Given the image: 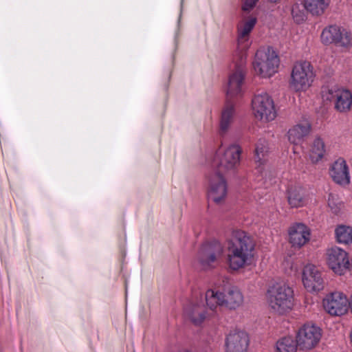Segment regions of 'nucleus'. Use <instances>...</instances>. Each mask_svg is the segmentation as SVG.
<instances>
[{
    "instance_id": "1",
    "label": "nucleus",
    "mask_w": 352,
    "mask_h": 352,
    "mask_svg": "<svg viewBox=\"0 0 352 352\" xmlns=\"http://www.w3.org/2000/svg\"><path fill=\"white\" fill-rule=\"evenodd\" d=\"M226 255L224 254L223 244L217 240L203 244L199 251L203 264L224 261L228 264H245L254 255V242L242 230H233L226 239Z\"/></svg>"
},
{
    "instance_id": "2",
    "label": "nucleus",
    "mask_w": 352,
    "mask_h": 352,
    "mask_svg": "<svg viewBox=\"0 0 352 352\" xmlns=\"http://www.w3.org/2000/svg\"><path fill=\"white\" fill-rule=\"evenodd\" d=\"M266 299L272 312L285 315L293 308L294 291L284 282L275 283L267 288Z\"/></svg>"
},
{
    "instance_id": "3",
    "label": "nucleus",
    "mask_w": 352,
    "mask_h": 352,
    "mask_svg": "<svg viewBox=\"0 0 352 352\" xmlns=\"http://www.w3.org/2000/svg\"><path fill=\"white\" fill-rule=\"evenodd\" d=\"M205 300L210 310L213 312L217 306L229 309H236L243 303V295L236 286H229L223 292L208 289L206 292Z\"/></svg>"
},
{
    "instance_id": "4",
    "label": "nucleus",
    "mask_w": 352,
    "mask_h": 352,
    "mask_svg": "<svg viewBox=\"0 0 352 352\" xmlns=\"http://www.w3.org/2000/svg\"><path fill=\"white\" fill-rule=\"evenodd\" d=\"M241 153V148L237 144L221 146L212 162L213 170L222 174L234 171L240 164Z\"/></svg>"
},
{
    "instance_id": "5",
    "label": "nucleus",
    "mask_w": 352,
    "mask_h": 352,
    "mask_svg": "<svg viewBox=\"0 0 352 352\" xmlns=\"http://www.w3.org/2000/svg\"><path fill=\"white\" fill-rule=\"evenodd\" d=\"M280 60L276 52L271 47L259 49L253 62L257 75L262 78H270L278 72Z\"/></svg>"
},
{
    "instance_id": "6",
    "label": "nucleus",
    "mask_w": 352,
    "mask_h": 352,
    "mask_svg": "<svg viewBox=\"0 0 352 352\" xmlns=\"http://www.w3.org/2000/svg\"><path fill=\"white\" fill-rule=\"evenodd\" d=\"M245 63L246 55L245 54L235 55L233 63L230 65V73L228 76L226 87V94L228 98L239 96L243 94Z\"/></svg>"
},
{
    "instance_id": "7",
    "label": "nucleus",
    "mask_w": 352,
    "mask_h": 352,
    "mask_svg": "<svg viewBox=\"0 0 352 352\" xmlns=\"http://www.w3.org/2000/svg\"><path fill=\"white\" fill-rule=\"evenodd\" d=\"M314 78V68L309 62H296L292 69L289 87L296 92L305 91L311 86Z\"/></svg>"
},
{
    "instance_id": "8",
    "label": "nucleus",
    "mask_w": 352,
    "mask_h": 352,
    "mask_svg": "<svg viewBox=\"0 0 352 352\" xmlns=\"http://www.w3.org/2000/svg\"><path fill=\"white\" fill-rule=\"evenodd\" d=\"M252 111L257 120L267 123L273 121L277 116L274 102L266 92L256 94L252 99Z\"/></svg>"
},
{
    "instance_id": "9",
    "label": "nucleus",
    "mask_w": 352,
    "mask_h": 352,
    "mask_svg": "<svg viewBox=\"0 0 352 352\" xmlns=\"http://www.w3.org/2000/svg\"><path fill=\"white\" fill-rule=\"evenodd\" d=\"M322 98L326 102H333L334 108L340 113H346L352 105V94L344 88L336 85L324 86L321 90Z\"/></svg>"
},
{
    "instance_id": "10",
    "label": "nucleus",
    "mask_w": 352,
    "mask_h": 352,
    "mask_svg": "<svg viewBox=\"0 0 352 352\" xmlns=\"http://www.w3.org/2000/svg\"><path fill=\"white\" fill-rule=\"evenodd\" d=\"M321 41L325 45L334 43L349 48L352 45V34L346 28L333 25L325 28L321 34Z\"/></svg>"
},
{
    "instance_id": "11",
    "label": "nucleus",
    "mask_w": 352,
    "mask_h": 352,
    "mask_svg": "<svg viewBox=\"0 0 352 352\" xmlns=\"http://www.w3.org/2000/svg\"><path fill=\"white\" fill-rule=\"evenodd\" d=\"M257 22L254 15L243 14L237 25V50L236 54H245L250 45V34Z\"/></svg>"
},
{
    "instance_id": "12",
    "label": "nucleus",
    "mask_w": 352,
    "mask_h": 352,
    "mask_svg": "<svg viewBox=\"0 0 352 352\" xmlns=\"http://www.w3.org/2000/svg\"><path fill=\"white\" fill-rule=\"evenodd\" d=\"M228 193L226 180L222 173L212 170L208 175V196L216 204L222 203Z\"/></svg>"
},
{
    "instance_id": "13",
    "label": "nucleus",
    "mask_w": 352,
    "mask_h": 352,
    "mask_svg": "<svg viewBox=\"0 0 352 352\" xmlns=\"http://www.w3.org/2000/svg\"><path fill=\"white\" fill-rule=\"evenodd\" d=\"M321 330L315 325L305 324L299 331L296 342L300 349H311L320 341Z\"/></svg>"
},
{
    "instance_id": "14",
    "label": "nucleus",
    "mask_w": 352,
    "mask_h": 352,
    "mask_svg": "<svg viewBox=\"0 0 352 352\" xmlns=\"http://www.w3.org/2000/svg\"><path fill=\"white\" fill-rule=\"evenodd\" d=\"M323 307L330 315L342 316L348 310V299L341 292H333L324 298Z\"/></svg>"
},
{
    "instance_id": "15",
    "label": "nucleus",
    "mask_w": 352,
    "mask_h": 352,
    "mask_svg": "<svg viewBox=\"0 0 352 352\" xmlns=\"http://www.w3.org/2000/svg\"><path fill=\"white\" fill-rule=\"evenodd\" d=\"M288 241L294 248L305 245L311 239L310 228L302 223H294L288 228Z\"/></svg>"
},
{
    "instance_id": "16",
    "label": "nucleus",
    "mask_w": 352,
    "mask_h": 352,
    "mask_svg": "<svg viewBox=\"0 0 352 352\" xmlns=\"http://www.w3.org/2000/svg\"><path fill=\"white\" fill-rule=\"evenodd\" d=\"M302 279L304 287L309 292H320L324 288L322 273L317 265H305Z\"/></svg>"
},
{
    "instance_id": "17",
    "label": "nucleus",
    "mask_w": 352,
    "mask_h": 352,
    "mask_svg": "<svg viewBox=\"0 0 352 352\" xmlns=\"http://www.w3.org/2000/svg\"><path fill=\"white\" fill-rule=\"evenodd\" d=\"M185 316L195 325L201 324L211 314L207 311L202 300H192L184 309Z\"/></svg>"
},
{
    "instance_id": "18",
    "label": "nucleus",
    "mask_w": 352,
    "mask_h": 352,
    "mask_svg": "<svg viewBox=\"0 0 352 352\" xmlns=\"http://www.w3.org/2000/svg\"><path fill=\"white\" fill-rule=\"evenodd\" d=\"M329 174L332 179L340 186H346L350 183L349 167L343 158H339L333 162Z\"/></svg>"
},
{
    "instance_id": "19",
    "label": "nucleus",
    "mask_w": 352,
    "mask_h": 352,
    "mask_svg": "<svg viewBox=\"0 0 352 352\" xmlns=\"http://www.w3.org/2000/svg\"><path fill=\"white\" fill-rule=\"evenodd\" d=\"M249 344L248 336L243 331L230 333L226 341V352H246Z\"/></svg>"
},
{
    "instance_id": "20",
    "label": "nucleus",
    "mask_w": 352,
    "mask_h": 352,
    "mask_svg": "<svg viewBox=\"0 0 352 352\" xmlns=\"http://www.w3.org/2000/svg\"><path fill=\"white\" fill-rule=\"evenodd\" d=\"M311 131V124L309 120H303L291 127L287 132L289 142L293 144H300Z\"/></svg>"
},
{
    "instance_id": "21",
    "label": "nucleus",
    "mask_w": 352,
    "mask_h": 352,
    "mask_svg": "<svg viewBox=\"0 0 352 352\" xmlns=\"http://www.w3.org/2000/svg\"><path fill=\"white\" fill-rule=\"evenodd\" d=\"M268 146L265 140H260L256 145L254 161L256 164V173L261 177L266 175L265 167L267 160Z\"/></svg>"
},
{
    "instance_id": "22",
    "label": "nucleus",
    "mask_w": 352,
    "mask_h": 352,
    "mask_svg": "<svg viewBox=\"0 0 352 352\" xmlns=\"http://www.w3.org/2000/svg\"><path fill=\"white\" fill-rule=\"evenodd\" d=\"M236 117L234 105L231 102H227L222 109L219 120V134L224 135L230 129Z\"/></svg>"
},
{
    "instance_id": "23",
    "label": "nucleus",
    "mask_w": 352,
    "mask_h": 352,
    "mask_svg": "<svg viewBox=\"0 0 352 352\" xmlns=\"http://www.w3.org/2000/svg\"><path fill=\"white\" fill-rule=\"evenodd\" d=\"M287 197L292 208L302 207L306 204L305 190L300 186H290L287 190Z\"/></svg>"
},
{
    "instance_id": "24",
    "label": "nucleus",
    "mask_w": 352,
    "mask_h": 352,
    "mask_svg": "<svg viewBox=\"0 0 352 352\" xmlns=\"http://www.w3.org/2000/svg\"><path fill=\"white\" fill-rule=\"evenodd\" d=\"M326 256L329 264H349L347 252L338 246L328 248Z\"/></svg>"
},
{
    "instance_id": "25",
    "label": "nucleus",
    "mask_w": 352,
    "mask_h": 352,
    "mask_svg": "<svg viewBox=\"0 0 352 352\" xmlns=\"http://www.w3.org/2000/svg\"><path fill=\"white\" fill-rule=\"evenodd\" d=\"M331 0H302L304 8L313 16L322 15L330 4Z\"/></svg>"
},
{
    "instance_id": "26",
    "label": "nucleus",
    "mask_w": 352,
    "mask_h": 352,
    "mask_svg": "<svg viewBox=\"0 0 352 352\" xmlns=\"http://www.w3.org/2000/svg\"><path fill=\"white\" fill-rule=\"evenodd\" d=\"M326 148L324 140L316 137L311 144L309 156L313 163H318L324 157Z\"/></svg>"
},
{
    "instance_id": "27",
    "label": "nucleus",
    "mask_w": 352,
    "mask_h": 352,
    "mask_svg": "<svg viewBox=\"0 0 352 352\" xmlns=\"http://www.w3.org/2000/svg\"><path fill=\"white\" fill-rule=\"evenodd\" d=\"M337 241L340 243H352V228L345 225H339L335 230Z\"/></svg>"
},
{
    "instance_id": "28",
    "label": "nucleus",
    "mask_w": 352,
    "mask_h": 352,
    "mask_svg": "<svg viewBox=\"0 0 352 352\" xmlns=\"http://www.w3.org/2000/svg\"><path fill=\"white\" fill-rule=\"evenodd\" d=\"M298 344L292 338L285 337L276 343V352H296Z\"/></svg>"
},
{
    "instance_id": "29",
    "label": "nucleus",
    "mask_w": 352,
    "mask_h": 352,
    "mask_svg": "<svg viewBox=\"0 0 352 352\" xmlns=\"http://www.w3.org/2000/svg\"><path fill=\"white\" fill-rule=\"evenodd\" d=\"M292 15L297 23H301L306 19L305 11L300 9V6L298 3H295L292 8Z\"/></svg>"
},
{
    "instance_id": "30",
    "label": "nucleus",
    "mask_w": 352,
    "mask_h": 352,
    "mask_svg": "<svg viewBox=\"0 0 352 352\" xmlns=\"http://www.w3.org/2000/svg\"><path fill=\"white\" fill-rule=\"evenodd\" d=\"M328 205L332 212L338 213L342 208V203L336 201L334 196L330 195L328 198Z\"/></svg>"
},
{
    "instance_id": "31",
    "label": "nucleus",
    "mask_w": 352,
    "mask_h": 352,
    "mask_svg": "<svg viewBox=\"0 0 352 352\" xmlns=\"http://www.w3.org/2000/svg\"><path fill=\"white\" fill-rule=\"evenodd\" d=\"M331 270L333 272L338 275H343L347 271L352 273V265H332Z\"/></svg>"
},
{
    "instance_id": "32",
    "label": "nucleus",
    "mask_w": 352,
    "mask_h": 352,
    "mask_svg": "<svg viewBox=\"0 0 352 352\" xmlns=\"http://www.w3.org/2000/svg\"><path fill=\"white\" fill-rule=\"evenodd\" d=\"M258 0H243L242 9L244 12L251 10L256 5Z\"/></svg>"
},
{
    "instance_id": "33",
    "label": "nucleus",
    "mask_w": 352,
    "mask_h": 352,
    "mask_svg": "<svg viewBox=\"0 0 352 352\" xmlns=\"http://www.w3.org/2000/svg\"><path fill=\"white\" fill-rule=\"evenodd\" d=\"M245 265H229L228 271L230 272H240L244 268Z\"/></svg>"
},
{
    "instance_id": "34",
    "label": "nucleus",
    "mask_w": 352,
    "mask_h": 352,
    "mask_svg": "<svg viewBox=\"0 0 352 352\" xmlns=\"http://www.w3.org/2000/svg\"><path fill=\"white\" fill-rule=\"evenodd\" d=\"M350 307L351 311H352V295H351V298L348 300V307Z\"/></svg>"
},
{
    "instance_id": "35",
    "label": "nucleus",
    "mask_w": 352,
    "mask_h": 352,
    "mask_svg": "<svg viewBox=\"0 0 352 352\" xmlns=\"http://www.w3.org/2000/svg\"><path fill=\"white\" fill-rule=\"evenodd\" d=\"M350 338H351V342H352V331L351 332Z\"/></svg>"
}]
</instances>
